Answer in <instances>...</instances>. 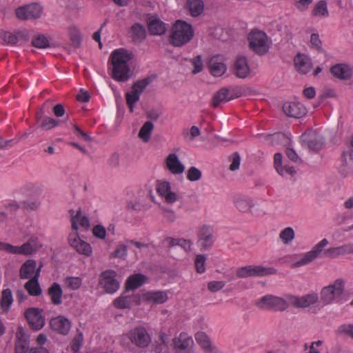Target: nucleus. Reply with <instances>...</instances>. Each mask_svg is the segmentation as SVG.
<instances>
[{
	"label": "nucleus",
	"mask_w": 353,
	"mask_h": 353,
	"mask_svg": "<svg viewBox=\"0 0 353 353\" xmlns=\"http://www.w3.org/2000/svg\"><path fill=\"white\" fill-rule=\"evenodd\" d=\"M157 191L168 204H173L179 199L178 194L172 190L171 185L168 181H161L157 184Z\"/></svg>",
	"instance_id": "2eb2a0df"
},
{
	"label": "nucleus",
	"mask_w": 353,
	"mask_h": 353,
	"mask_svg": "<svg viewBox=\"0 0 353 353\" xmlns=\"http://www.w3.org/2000/svg\"><path fill=\"white\" fill-rule=\"evenodd\" d=\"M186 8L192 17H196L203 12L204 3L202 0H187Z\"/></svg>",
	"instance_id": "f704fd0d"
},
{
	"label": "nucleus",
	"mask_w": 353,
	"mask_h": 353,
	"mask_svg": "<svg viewBox=\"0 0 353 353\" xmlns=\"http://www.w3.org/2000/svg\"><path fill=\"white\" fill-rule=\"evenodd\" d=\"M41 245H39L35 240L32 239L21 246H16L15 254L30 255L36 252Z\"/></svg>",
	"instance_id": "2f4dec72"
},
{
	"label": "nucleus",
	"mask_w": 353,
	"mask_h": 353,
	"mask_svg": "<svg viewBox=\"0 0 353 353\" xmlns=\"http://www.w3.org/2000/svg\"><path fill=\"white\" fill-rule=\"evenodd\" d=\"M313 0H295L296 8L301 12L308 9Z\"/></svg>",
	"instance_id": "0e129e2a"
},
{
	"label": "nucleus",
	"mask_w": 353,
	"mask_h": 353,
	"mask_svg": "<svg viewBox=\"0 0 353 353\" xmlns=\"http://www.w3.org/2000/svg\"><path fill=\"white\" fill-rule=\"evenodd\" d=\"M140 304V298L137 294L125 295L122 294L115 299L113 305L118 309H130L134 305Z\"/></svg>",
	"instance_id": "f3484780"
},
{
	"label": "nucleus",
	"mask_w": 353,
	"mask_h": 353,
	"mask_svg": "<svg viewBox=\"0 0 353 353\" xmlns=\"http://www.w3.org/2000/svg\"><path fill=\"white\" fill-rule=\"evenodd\" d=\"M13 299L12 292L10 289H6L2 292L1 305L4 311H8L12 303Z\"/></svg>",
	"instance_id": "a18cd8bd"
},
{
	"label": "nucleus",
	"mask_w": 353,
	"mask_h": 353,
	"mask_svg": "<svg viewBox=\"0 0 353 353\" xmlns=\"http://www.w3.org/2000/svg\"><path fill=\"white\" fill-rule=\"evenodd\" d=\"M116 276L117 273L113 270H106L101 274L99 284L107 293L113 294L119 290L120 284Z\"/></svg>",
	"instance_id": "9d476101"
},
{
	"label": "nucleus",
	"mask_w": 353,
	"mask_h": 353,
	"mask_svg": "<svg viewBox=\"0 0 353 353\" xmlns=\"http://www.w3.org/2000/svg\"><path fill=\"white\" fill-rule=\"evenodd\" d=\"M208 68L210 72L214 77H221L227 71L224 59L220 55L214 56L210 59Z\"/></svg>",
	"instance_id": "6ab92c4d"
},
{
	"label": "nucleus",
	"mask_w": 353,
	"mask_h": 353,
	"mask_svg": "<svg viewBox=\"0 0 353 353\" xmlns=\"http://www.w3.org/2000/svg\"><path fill=\"white\" fill-rule=\"evenodd\" d=\"M231 99L229 97V90L227 88H222L218 91L212 98V105L217 107L220 103L226 102Z\"/></svg>",
	"instance_id": "ea45409f"
},
{
	"label": "nucleus",
	"mask_w": 353,
	"mask_h": 353,
	"mask_svg": "<svg viewBox=\"0 0 353 353\" xmlns=\"http://www.w3.org/2000/svg\"><path fill=\"white\" fill-rule=\"evenodd\" d=\"M205 256L203 254H199L196 256L194 263L198 273L202 274L205 271Z\"/></svg>",
	"instance_id": "6e6d98bb"
},
{
	"label": "nucleus",
	"mask_w": 353,
	"mask_h": 353,
	"mask_svg": "<svg viewBox=\"0 0 353 353\" xmlns=\"http://www.w3.org/2000/svg\"><path fill=\"white\" fill-rule=\"evenodd\" d=\"M313 17L319 19H324L329 17V11L327 8V3L325 0L317 1L311 12Z\"/></svg>",
	"instance_id": "7c9ffc66"
},
{
	"label": "nucleus",
	"mask_w": 353,
	"mask_h": 353,
	"mask_svg": "<svg viewBox=\"0 0 353 353\" xmlns=\"http://www.w3.org/2000/svg\"><path fill=\"white\" fill-rule=\"evenodd\" d=\"M133 54L125 48L113 50L109 57L111 63V76L117 81L125 82L130 79V61Z\"/></svg>",
	"instance_id": "f257e3e1"
},
{
	"label": "nucleus",
	"mask_w": 353,
	"mask_h": 353,
	"mask_svg": "<svg viewBox=\"0 0 353 353\" xmlns=\"http://www.w3.org/2000/svg\"><path fill=\"white\" fill-rule=\"evenodd\" d=\"M344 295L345 282L341 279L322 288L320 292V299L323 305L342 303L345 301Z\"/></svg>",
	"instance_id": "20e7f679"
},
{
	"label": "nucleus",
	"mask_w": 353,
	"mask_h": 353,
	"mask_svg": "<svg viewBox=\"0 0 353 353\" xmlns=\"http://www.w3.org/2000/svg\"><path fill=\"white\" fill-rule=\"evenodd\" d=\"M168 299V294L165 291H148L142 294L143 301L150 304H162Z\"/></svg>",
	"instance_id": "b1692460"
},
{
	"label": "nucleus",
	"mask_w": 353,
	"mask_h": 353,
	"mask_svg": "<svg viewBox=\"0 0 353 353\" xmlns=\"http://www.w3.org/2000/svg\"><path fill=\"white\" fill-rule=\"evenodd\" d=\"M130 36L134 42L140 43L146 37L145 28L139 23H134L131 27Z\"/></svg>",
	"instance_id": "e433bc0d"
},
{
	"label": "nucleus",
	"mask_w": 353,
	"mask_h": 353,
	"mask_svg": "<svg viewBox=\"0 0 353 353\" xmlns=\"http://www.w3.org/2000/svg\"><path fill=\"white\" fill-rule=\"evenodd\" d=\"M123 339H126L132 346L140 350L148 349L152 343V336L149 330L141 325L129 330L123 334Z\"/></svg>",
	"instance_id": "39448f33"
},
{
	"label": "nucleus",
	"mask_w": 353,
	"mask_h": 353,
	"mask_svg": "<svg viewBox=\"0 0 353 353\" xmlns=\"http://www.w3.org/2000/svg\"><path fill=\"white\" fill-rule=\"evenodd\" d=\"M69 213L71 216V230L78 231L79 225L84 229H88L90 227V221L85 215L83 214L81 209L77 211L70 210Z\"/></svg>",
	"instance_id": "aec40b11"
},
{
	"label": "nucleus",
	"mask_w": 353,
	"mask_h": 353,
	"mask_svg": "<svg viewBox=\"0 0 353 353\" xmlns=\"http://www.w3.org/2000/svg\"><path fill=\"white\" fill-rule=\"evenodd\" d=\"M63 282L65 288L72 290H77L79 289L82 285V279L78 276L65 277Z\"/></svg>",
	"instance_id": "c03bdc74"
},
{
	"label": "nucleus",
	"mask_w": 353,
	"mask_h": 353,
	"mask_svg": "<svg viewBox=\"0 0 353 353\" xmlns=\"http://www.w3.org/2000/svg\"><path fill=\"white\" fill-rule=\"evenodd\" d=\"M255 305L260 309L283 312L290 305L287 294L283 297L268 294L257 299Z\"/></svg>",
	"instance_id": "0eeeda50"
},
{
	"label": "nucleus",
	"mask_w": 353,
	"mask_h": 353,
	"mask_svg": "<svg viewBox=\"0 0 353 353\" xmlns=\"http://www.w3.org/2000/svg\"><path fill=\"white\" fill-rule=\"evenodd\" d=\"M196 341L201 345L205 353H221L220 350L210 342L209 337L203 332L195 335Z\"/></svg>",
	"instance_id": "cd10ccee"
},
{
	"label": "nucleus",
	"mask_w": 353,
	"mask_h": 353,
	"mask_svg": "<svg viewBox=\"0 0 353 353\" xmlns=\"http://www.w3.org/2000/svg\"><path fill=\"white\" fill-rule=\"evenodd\" d=\"M59 121L51 117H46L42 120L40 127L45 130H50L59 125Z\"/></svg>",
	"instance_id": "3c124183"
},
{
	"label": "nucleus",
	"mask_w": 353,
	"mask_h": 353,
	"mask_svg": "<svg viewBox=\"0 0 353 353\" xmlns=\"http://www.w3.org/2000/svg\"><path fill=\"white\" fill-rule=\"evenodd\" d=\"M148 26L149 32L153 35H162L167 30L165 23L154 15L148 17Z\"/></svg>",
	"instance_id": "a878e982"
},
{
	"label": "nucleus",
	"mask_w": 353,
	"mask_h": 353,
	"mask_svg": "<svg viewBox=\"0 0 353 353\" xmlns=\"http://www.w3.org/2000/svg\"><path fill=\"white\" fill-rule=\"evenodd\" d=\"M247 39L249 49L258 55L265 54L270 48V41L266 33L262 30H251Z\"/></svg>",
	"instance_id": "423d86ee"
},
{
	"label": "nucleus",
	"mask_w": 353,
	"mask_h": 353,
	"mask_svg": "<svg viewBox=\"0 0 353 353\" xmlns=\"http://www.w3.org/2000/svg\"><path fill=\"white\" fill-rule=\"evenodd\" d=\"M92 234L98 239L105 240L107 234L106 229L102 225H97L92 228Z\"/></svg>",
	"instance_id": "5fc2aeb1"
},
{
	"label": "nucleus",
	"mask_w": 353,
	"mask_h": 353,
	"mask_svg": "<svg viewBox=\"0 0 353 353\" xmlns=\"http://www.w3.org/2000/svg\"><path fill=\"white\" fill-rule=\"evenodd\" d=\"M197 236V243L202 250H209L212 246L213 230L210 226L204 225L199 228Z\"/></svg>",
	"instance_id": "4468645a"
},
{
	"label": "nucleus",
	"mask_w": 353,
	"mask_h": 353,
	"mask_svg": "<svg viewBox=\"0 0 353 353\" xmlns=\"http://www.w3.org/2000/svg\"><path fill=\"white\" fill-rule=\"evenodd\" d=\"M194 34V31L191 24L177 20L171 28L170 42L174 47H181L189 43Z\"/></svg>",
	"instance_id": "7ed1b4c3"
},
{
	"label": "nucleus",
	"mask_w": 353,
	"mask_h": 353,
	"mask_svg": "<svg viewBox=\"0 0 353 353\" xmlns=\"http://www.w3.org/2000/svg\"><path fill=\"white\" fill-rule=\"evenodd\" d=\"M48 293L54 305H59L62 303L63 290L58 283H53L48 288Z\"/></svg>",
	"instance_id": "72a5a7b5"
},
{
	"label": "nucleus",
	"mask_w": 353,
	"mask_h": 353,
	"mask_svg": "<svg viewBox=\"0 0 353 353\" xmlns=\"http://www.w3.org/2000/svg\"><path fill=\"white\" fill-rule=\"evenodd\" d=\"M50 324L54 331L63 335L68 334L71 327L70 321L63 316L52 318Z\"/></svg>",
	"instance_id": "4be33fe9"
},
{
	"label": "nucleus",
	"mask_w": 353,
	"mask_h": 353,
	"mask_svg": "<svg viewBox=\"0 0 353 353\" xmlns=\"http://www.w3.org/2000/svg\"><path fill=\"white\" fill-rule=\"evenodd\" d=\"M69 245L79 254L90 256L92 254V248L90 243L81 239L79 232L71 230L68 236Z\"/></svg>",
	"instance_id": "6e6552de"
},
{
	"label": "nucleus",
	"mask_w": 353,
	"mask_h": 353,
	"mask_svg": "<svg viewBox=\"0 0 353 353\" xmlns=\"http://www.w3.org/2000/svg\"><path fill=\"white\" fill-rule=\"evenodd\" d=\"M14 353H31L30 343L24 336L21 335L20 337H18V340L15 344Z\"/></svg>",
	"instance_id": "79ce46f5"
},
{
	"label": "nucleus",
	"mask_w": 353,
	"mask_h": 353,
	"mask_svg": "<svg viewBox=\"0 0 353 353\" xmlns=\"http://www.w3.org/2000/svg\"><path fill=\"white\" fill-rule=\"evenodd\" d=\"M295 237V232L292 227H287L281 231L279 239L283 244L289 245Z\"/></svg>",
	"instance_id": "37998d69"
},
{
	"label": "nucleus",
	"mask_w": 353,
	"mask_h": 353,
	"mask_svg": "<svg viewBox=\"0 0 353 353\" xmlns=\"http://www.w3.org/2000/svg\"><path fill=\"white\" fill-rule=\"evenodd\" d=\"M164 163L165 169L174 175L182 174L185 169L179 157L174 153L169 154L165 159Z\"/></svg>",
	"instance_id": "dca6fc26"
},
{
	"label": "nucleus",
	"mask_w": 353,
	"mask_h": 353,
	"mask_svg": "<svg viewBox=\"0 0 353 353\" xmlns=\"http://www.w3.org/2000/svg\"><path fill=\"white\" fill-rule=\"evenodd\" d=\"M140 96L133 91L128 92L125 94L126 103L130 109V112L134 111V104L139 100Z\"/></svg>",
	"instance_id": "de8ad7c7"
},
{
	"label": "nucleus",
	"mask_w": 353,
	"mask_h": 353,
	"mask_svg": "<svg viewBox=\"0 0 353 353\" xmlns=\"http://www.w3.org/2000/svg\"><path fill=\"white\" fill-rule=\"evenodd\" d=\"M154 128V125L151 121H146L141 128L139 132V137L145 143H147L150 137Z\"/></svg>",
	"instance_id": "a19ab883"
},
{
	"label": "nucleus",
	"mask_w": 353,
	"mask_h": 353,
	"mask_svg": "<svg viewBox=\"0 0 353 353\" xmlns=\"http://www.w3.org/2000/svg\"><path fill=\"white\" fill-rule=\"evenodd\" d=\"M191 62L194 66V69L192 70L193 74H197L202 71L203 62L201 60V57L200 55H198L195 57L194 59H192Z\"/></svg>",
	"instance_id": "bf43d9fd"
},
{
	"label": "nucleus",
	"mask_w": 353,
	"mask_h": 353,
	"mask_svg": "<svg viewBox=\"0 0 353 353\" xmlns=\"http://www.w3.org/2000/svg\"><path fill=\"white\" fill-rule=\"evenodd\" d=\"M294 65L296 70L302 74H306L312 68L310 59L305 54H298L294 57Z\"/></svg>",
	"instance_id": "c756f323"
},
{
	"label": "nucleus",
	"mask_w": 353,
	"mask_h": 353,
	"mask_svg": "<svg viewBox=\"0 0 353 353\" xmlns=\"http://www.w3.org/2000/svg\"><path fill=\"white\" fill-rule=\"evenodd\" d=\"M146 280V277L141 274L131 275L126 281V288L128 290H134L141 286Z\"/></svg>",
	"instance_id": "58836bf2"
},
{
	"label": "nucleus",
	"mask_w": 353,
	"mask_h": 353,
	"mask_svg": "<svg viewBox=\"0 0 353 353\" xmlns=\"http://www.w3.org/2000/svg\"><path fill=\"white\" fill-rule=\"evenodd\" d=\"M173 343L176 353H194L193 339L186 333L181 332L174 338Z\"/></svg>",
	"instance_id": "ddd939ff"
},
{
	"label": "nucleus",
	"mask_w": 353,
	"mask_h": 353,
	"mask_svg": "<svg viewBox=\"0 0 353 353\" xmlns=\"http://www.w3.org/2000/svg\"><path fill=\"white\" fill-rule=\"evenodd\" d=\"M230 160L232 163L230 165V170L232 171H234L239 169L241 162V157L237 152L234 153L231 157Z\"/></svg>",
	"instance_id": "680f3d73"
},
{
	"label": "nucleus",
	"mask_w": 353,
	"mask_h": 353,
	"mask_svg": "<svg viewBox=\"0 0 353 353\" xmlns=\"http://www.w3.org/2000/svg\"><path fill=\"white\" fill-rule=\"evenodd\" d=\"M301 139L302 143L313 150H319L323 145L322 138L313 132L305 133L301 135Z\"/></svg>",
	"instance_id": "393cba45"
},
{
	"label": "nucleus",
	"mask_w": 353,
	"mask_h": 353,
	"mask_svg": "<svg viewBox=\"0 0 353 353\" xmlns=\"http://www.w3.org/2000/svg\"><path fill=\"white\" fill-rule=\"evenodd\" d=\"M201 172L196 167H190L187 171V179L190 181H196L201 178Z\"/></svg>",
	"instance_id": "864d4df0"
},
{
	"label": "nucleus",
	"mask_w": 353,
	"mask_h": 353,
	"mask_svg": "<svg viewBox=\"0 0 353 353\" xmlns=\"http://www.w3.org/2000/svg\"><path fill=\"white\" fill-rule=\"evenodd\" d=\"M236 208L241 212H248L254 206L253 200L245 196H238L234 199Z\"/></svg>",
	"instance_id": "c9c22d12"
},
{
	"label": "nucleus",
	"mask_w": 353,
	"mask_h": 353,
	"mask_svg": "<svg viewBox=\"0 0 353 353\" xmlns=\"http://www.w3.org/2000/svg\"><path fill=\"white\" fill-rule=\"evenodd\" d=\"M150 83V80L148 78L137 81L133 84L132 87V91L138 94L140 96Z\"/></svg>",
	"instance_id": "49530a36"
},
{
	"label": "nucleus",
	"mask_w": 353,
	"mask_h": 353,
	"mask_svg": "<svg viewBox=\"0 0 353 353\" xmlns=\"http://www.w3.org/2000/svg\"><path fill=\"white\" fill-rule=\"evenodd\" d=\"M328 244V241L326 239H323L311 250L306 252L287 255L283 259V261L290 264L293 268L307 265L319 257Z\"/></svg>",
	"instance_id": "f03ea898"
},
{
	"label": "nucleus",
	"mask_w": 353,
	"mask_h": 353,
	"mask_svg": "<svg viewBox=\"0 0 353 353\" xmlns=\"http://www.w3.org/2000/svg\"><path fill=\"white\" fill-rule=\"evenodd\" d=\"M225 285V282L222 281H212L208 283V288L212 292H216L221 290Z\"/></svg>",
	"instance_id": "13d9d810"
},
{
	"label": "nucleus",
	"mask_w": 353,
	"mask_h": 353,
	"mask_svg": "<svg viewBox=\"0 0 353 353\" xmlns=\"http://www.w3.org/2000/svg\"><path fill=\"white\" fill-rule=\"evenodd\" d=\"M234 75L239 79L251 78L255 75L248 64V60L245 56H238L233 65Z\"/></svg>",
	"instance_id": "9b49d317"
},
{
	"label": "nucleus",
	"mask_w": 353,
	"mask_h": 353,
	"mask_svg": "<svg viewBox=\"0 0 353 353\" xmlns=\"http://www.w3.org/2000/svg\"><path fill=\"white\" fill-rule=\"evenodd\" d=\"M350 254H353V243L330 248L325 250L323 252L324 256L330 259H335Z\"/></svg>",
	"instance_id": "412c9836"
},
{
	"label": "nucleus",
	"mask_w": 353,
	"mask_h": 353,
	"mask_svg": "<svg viewBox=\"0 0 353 353\" xmlns=\"http://www.w3.org/2000/svg\"><path fill=\"white\" fill-rule=\"evenodd\" d=\"M39 273L37 272L36 276L33 279H30L26 284L25 288L31 296H39L41 294V288L38 282V278Z\"/></svg>",
	"instance_id": "4c0bfd02"
},
{
	"label": "nucleus",
	"mask_w": 353,
	"mask_h": 353,
	"mask_svg": "<svg viewBox=\"0 0 353 353\" xmlns=\"http://www.w3.org/2000/svg\"><path fill=\"white\" fill-rule=\"evenodd\" d=\"M32 45L38 48H46L50 46L48 39L44 35H39L32 39Z\"/></svg>",
	"instance_id": "603ef678"
},
{
	"label": "nucleus",
	"mask_w": 353,
	"mask_h": 353,
	"mask_svg": "<svg viewBox=\"0 0 353 353\" xmlns=\"http://www.w3.org/2000/svg\"><path fill=\"white\" fill-rule=\"evenodd\" d=\"M26 317L32 329L38 330L41 329L44 324V318L41 311L37 308H29L26 311Z\"/></svg>",
	"instance_id": "a211bd4d"
},
{
	"label": "nucleus",
	"mask_w": 353,
	"mask_h": 353,
	"mask_svg": "<svg viewBox=\"0 0 353 353\" xmlns=\"http://www.w3.org/2000/svg\"><path fill=\"white\" fill-rule=\"evenodd\" d=\"M282 159H283V157H282V154L279 152L278 153H276L274 154V168L276 170V172L279 173V174H283V170H282Z\"/></svg>",
	"instance_id": "e2e57ef3"
},
{
	"label": "nucleus",
	"mask_w": 353,
	"mask_h": 353,
	"mask_svg": "<svg viewBox=\"0 0 353 353\" xmlns=\"http://www.w3.org/2000/svg\"><path fill=\"white\" fill-rule=\"evenodd\" d=\"M37 263L34 260H28L20 269V278L21 279H33L37 272L40 274V269H36Z\"/></svg>",
	"instance_id": "bb28decb"
},
{
	"label": "nucleus",
	"mask_w": 353,
	"mask_h": 353,
	"mask_svg": "<svg viewBox=\"0 0 353 353\" xmlns=\"http://www.w3.org/2000/svg\"><path fill=\"white\" fill-rule=\"evenodd\" d=\"M83 341V336L82 334H79L77 336L74 337L72 342V350L74 353H78L79 348L82 345Z\"/></svg>",
	"instance_id": "774afa93"
},
{
	"label": "nucleus",
	"mask_w": 353,
	"mask_h": 353,
	"mask_svg": "<svg viewBox=\"0 0 353 353\" xmlns=\"http://www.w3.org/2000/svg\"><path fill=\"white\" fill-rule=\"evenodd\" d=\"M284 113L288 117L299 118L306 114V109L298 102H286L283 105Z\"/></svg>",
	"instance_id": "5701e85b"
},
{
	"label": "nucleus",
	"mask_w": 353,
	"mask_h": 353,
	"mask_svg": "<svg viewBox=\"0 0 353 353\" xmlns=\"http://www.w3.org/2000/svg\"><path fill=\"white\" fill-rule=\"evenodd\" d=\"M128 255V249L127 246L123 243H119L115 250L111 253V256L117 258V259H125Z\"/></svg>",
	"instance_id": "09e8293b"
},
{
	"label": "nucleus",
	"mask_w": 353,
	"mask_h": 353,
	"mask_svg": "<svg viewBox=\"0 0 353 353\" xmlns=\"http://www.w3.org/2000/svg\"><path fill=\"white\" fill-rule=\"evenodd\" d=\"M332 74L340 79H349L352 77V70L350 66L338 64L331 68Z\"/></svg>",
	"instance_id": "473e14b6"
},
{
	"label": "nucleus",
	"mask_w": 353,
	"mask_h": 353,
	"mask_svg": "<svg viewBox=\"0 0 353 353\" xmlns=\"http://www.w3.org/2000/svg\"><path fill=\"white\" fill-rule=\"evenodd\" d=\"M2 38L5 42L9 44H15L18 42L17 35L9 32H6L3 34Z\"/></svg>",
	"instance_id": "69168bd1"
},
{
	"label": "nucleus",
	"mask_w": 353,
	"mask_h": 353,
	"mask_svg": "<svg viewBox=\"0 0 353 353\" xmlns=\"http://www.w3.org/2000/svg\"><path fill=\"white\" fill-rule=\"evenodd\" d=\"M43 8L38 3H31L19 8L16 10L17 17L21 20L36 19L41 17Z\"/></svg>",
	"instance_id": "f8f14e48"
},
{
	"label": "nucleus",
	"mask_w": 353,
	"mask_h": 353,
	"mask_svg": "<svg viewBox=\"0 0 353 353\" xmlns=\"http://www.w3.org/2000/svg\"><path fill=\"white\" fill-rule=\"evenodd\" d=\"M248 277L250 276H264L275 274L276 270L271 267L262 265H247L245 266Z\"/></svg>",
	"instance_id": "c85d7f7f"
},
{
	"label": "nucleus",
	"mask_w": 353,
	"mask_h": 353,
	"mask_svg": "<svg viewBox=\"0 0 353 353\" xmlns=\"http://www.w3.org/2000/svg\"><path fill=\"white\" fill-rule=\"evenodd\" d=\"M166 334L164 333H160L159 339L161 341V343L156 346L154 349L156 353H161L163 350H166Z\"/></svg>",
	"instance_id": "338daca9"
},
{
	"label": "nucleus",
	"mask_w": 353,
	"mask_h": 353,
	"mask_svg": "<svg viewBox=\"0 0 353 353\" xmlns=\"http://www.w3.org/2000/svg\"><path fill=\"white\" fill-rule=\"evenodd\" d=\"M336 333L338 335H345L353 339V324H343L340 325Z\"/></svg>",
	"instance_id": "8fccbe9b"
},
{
	"label": "nucleus",
	"mask_w": 353,
	"mask_h": 353,
	"mask_svg": "<svg viewBox=\"0 0 353 353\" xmlns=\"http://www.w3.org/2000/svg\"><path fill=\"white\" fill-rule=\"evenodd\" d=\"M200 134V130L196 125L192 126L189 132L185 131L183 132L184 137L188 139L189 141H193L196 137H199Z\"/></svg>",
	"instance_id": "4d7b16f0"
},
{
	"label": "nucleus",
	"mask_w": 353,
	"mask_h": 353,
	"mask_svg": "<svg viewBox=\"0 0 353 353\" xmlns=\"http://www.w3.org/2000/svg\"><path fill=\"white\" fill-rule=\"evenodd\" d=\"M162 213L163 217L170 223L174 222L176 219L175 212L172 209L162 208Z\"/></svg>",
	"instance_id": "052dcab7"
},
{
	"label": "nucleus",
	"mask_w": 353,
	"mask_h": 353,
	"mask_svg": "<svg viewBox=\"0 0 353 353\" xmlns=\"http://www.w3.org/2000/svg\"><path fill=\"white\" fill-rule=\"evenodd\" d=\"M287 297L290 305L300 309H305L316 304L319 299L316 292H311L302 296H295L292 294H287Z\"/></svg>",
	"instance_id": "1a4fd4ad"
}]
</instances>
